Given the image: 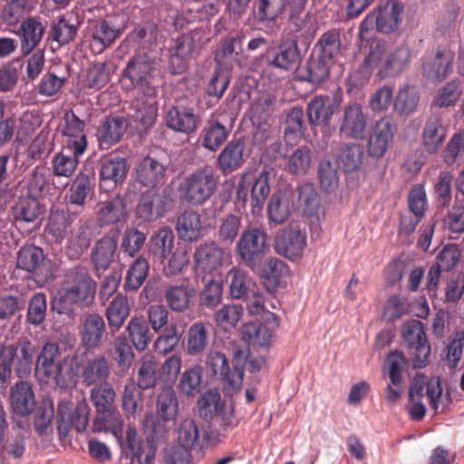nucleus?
Returning a JSON list of instances; mask_svg holds the SVG:
<instances>
[{
    "instance_id": "nucleus-31",
    "label": "nucleus",
    "mask_w": 464,
    "mask_h": 464,
    "mask_svg": "<svg viewBox=\"0 0 464 464\" xmlns=\"http://www.w3.org/2000/svg\"><path fill=\"white\" fill-rule=\"evenodd\" d=\"M123 30L112 19H102L92 23L90 27L91 46L102 53L111 46L121 35Z\"/></svg>"
},
{
    "instance_id": "nucleus-13",
    "label": "nucleus",
    "mask_w": 464,
    "mask_h": 464,
    "mask_svg": "<svg viewBox=\"0 0 464 464\" xmlns=\"http://www.w3.org/2000/svg\"><path fill=\"white\" fill-rule=\"evenodd\" d=\"M242 354L241 350H236L234 353V368L231 371L228 366V361L225 354L218 352L211 351L206 360L207 366L212 371L215 376L219 377L223 382L224 385L227 389H231L233 392L240 389L243 378L244 371L239 366L240 355Z\"/></svg>"
},
{
    "instance_id": "nucleus-45",
    "label": "nucleus",
    "mask_w": 464,
    "mask_h": 464,
    "mask_svg": "<svg viewBox=\"0 0 464 464\" xmlns=\"http://www.w3.org/2000/svg\"><path fill=\"white\" fill-rule=\"evenodd\" d=\"M117 241L111 237L99 239L91 253V260L97 273L107 270L115 260Z\"/></svg>"
},
{
    "instance_id": "nucleus-34",
    "label": "nucleus",
    "mask_w": 464,
    "mask_h": 464,
    "mask_svg": "<svg viewBox=\"0 0 464 464\" xmlns=\"http://www.w3.org/2000/svg\"><path fill=\"white\" fill-rule=\"evenodd\" d=\"M128 172L126 160L120 156L104 159L100 169V186L104 190H111L125 179Z\"/></svg>"
},
{
    "instance_id": "nucleus-37",
    "label": "nucleus",
    "mask_w": 464,
    "mask_h": 464,
    "mask_svg": "<svg viewBox=\"0 0 464 464\" xmlns=\"http://www.w3.org/2000/svg\"><path fill=\"white\" fill-rule=\"evenodd\" d=\"M167 166L152 158L145 157L136 168V181L150 188H159L158 185L164 181Z\"/></svg>"
},
{
    "instance_id": "nucleus-32",
    "label": "nucleus",
    "mask_w": 464,
    "mask_h": 464,
    "mask_svg": "<svg viewBox=\"0 0 464 464\" xmlns=\"http://www.w3.org/2000/svg\"><path fill=\"white\" fill-rule=\"evenodd\" d=\"M268 63L274 68L291 71L301 62V51L296 40L284 41L268 52Z\"/></svg>"
},
{
    "instance_id": "nucleus-24",
    "label": "nucleus",
    "mask_w": 464,
    "mask_h": 464,
    "mask_svg": "<svg viewBox=\"0 0 464 464\" xmlns=\"http://www.w3.org/2000/svg\"><path fill=\"white\" fill-rule=\"evenodd\" d=\"M166 126L176 131L190 135L198 129L200 118L192 107L175 104L164 111Z\"/></svg>"
},
{
    "instance_id": "nucleus-10",
    "label": "nucleus",
    "mask_w": 464,
    "mask_h": 464,
    "mask_svg": "<svg viewBox=\"0 0 464 464\" xmlns=\"http://www.w3.org/2000/svg\"><path fill=\"white\" fill-rule=\"evenodd\" d=\"M179 412V402L177 394L171 386L162 387L157 397L156 414L157 418L147 419L146 428L150 430L153 440H162L168 430L161 421L174 420Z\"/></svg>"
},
{
    "instance_id": "nucleus-2",
    "label": "nucleus",
    "mask_w": 464,
    "mask_h": 464,
    "mask_svg": "<svg viewBox=\"0 0 464 464\" xmlns=\"http://www.w3.org/2000/svg\"><path fill=\"white\" fill-rule=\"evenodd\" d=\"M60 347L56 342H46L36 357L35 372L43 378L53 379L60 387L76 383L79 357L67 355L62 361Z\"/></svg>"
},
{
    "instance_id": "nucleus-30",
    "label": "nucleus",
    "mask_w": 464,
    "mask_h": 464,
    "mask_svg": "<svg viewBox=\"0 0 464 464\" xmlns=\"http://www.w3.org/2000/svg\"><path fill=\"white\" fill-rule=\"evenodd\" d=\"M335 163L345 173L359 170L365 160V151L362 144L347 141L341 143L334 153Z\"/></svg>"
},
{
    "instance_id": "nucleus-57",
    "label": "nucleus",
    "mask_w": 464,
    "mask_h": 464,
    "mask_svg": "<svg viewBox=\"0 0 464 464\" xmlns=\"http://www.w3.org/2000/svg\"><path fill=\"white\" fill-rule=\"evenodd\" d=\"M203 377V367L199 364H195L181 374L178 388L184 395L195 397L202 391Z\"/></svg>"
},
{
    "instance_id": "nucleus-21",
    "label": "nucleus",
    "mask_w": 464,
    "mask_h": 464,
    "mask_svg": "<svg viewBox=\"0 0 464 464\" xmlns=\"http://www.w3.org/2000/svg\"><path fill=\"white\" fill-rule=\"evenodd\" d=\"M158 115L157 91L137 92L130 106V118L144 130L155 123Z\"/></svg>"
},
{
    "instance_id": "nucleus-15",
    "label": "nucleus",
    "mask_w": 464,
    "mask_h": 464,
    "mask_svg": "<svg viewBox=\"0 0 464 464\" xmlns=\"http://www.w3.org/2000/svg\"><path fill=\"white\" fill-rule=\"evenodd\" d=\"M369 123V115L359 102L345 104L339 118V133L345 139L363 140Z\"/></svg>"
},
{
    "instance_id": "nucleus-53",
    "label": "nucleus",
    "mask_w": 464,
    "mask_h": 464,
    "mask_svg": "<svg viewBox=\"0 0 464 464\" xmlns=\"http://www.w3.org/2000/svg\"><path fill=\"white\" fill-rule=\"evenodd\" d=\"M174 234L169 227H162L151 236L149 241L150 253L160 263L171 253L174 246Z\"/></svg>"
},
{
    "instance_id": "nucleus-35",
    "label": "nucleus",
    "mask_w": 464,
    "mask_h": 464,
    "mask_svg": "<svg viewBox=\"0 0 464 464\" xmlns=\"http://www.w3.org/2000/svg\"><path fill=\"white\" fill-rule=\"evenodd\" d=\"M79 334L83 347L87 350L98 348L106 334V324L102 316L95 313L87 314Z\"/></svg>"
},
{
    "instance_id": "nucleus-26",
    "label": "nucleus",
    "mask_w": 464,
    "mask_h": 464,
    "mask_svg": "<svg viewBox=\"0 0 464 464\" xmlns=\"http://www.w3.org/2000/svg\"><path fill=\"white\" fill-rule=\"evenodd\" d=\"M17 267L33 273L35 280L45 283L52 273L45 266L43 249L34 245H26L17 253Z\"/></svg>"
},
{
    "instance_id": "nucleus-4",
    "label": "nucleus",
    "mask_w": 464,
    "mask_h": 464,
    "mask_svg": "<svg viewBox=\"0 0 464 464\" xmlns=\"http://www.w3.org/2000/svg\"><path fill=\"white\" fill-rule=\"evenodd\" d=\"M35 349L28 340L0 349V382H10L13 370L19 378L28 376L33 369Z\"/></svg>"
},
{
    "instance_id": "nucleus-60",
    "label": "nucleus",
    "mask_w": 464,
    "mask_h": 464,
    "mask_svg": "<svg viewBox=\"0 0 464 464\" xmlns=\"http://www.w3.org/2000/svg\"><path fill=\"white\" fill-rule=\"evenodd\" d=\"M78 30V23H73L63 16L51 25L48 40L56 42L60 46L66 45L75 39Z\"/></svg>"
},
{
    "instance_id": "nucleus-49",
    "label": "nucleus",
    "mask_w": 464,
    "mask_h": 464,
    "mask_svg": "<svg viewBox=\"0 0 464 464\" xmlns=\"http://www.w3.org/2000/svg\"><path fill=\"white\" fill-rule=\"evenodd\" d=\"M264 279L266 288L276 289L280 284V278L287 273L286 265L276 257L261 259L258 269H251Z\"/></svg>"
},
{
    "instance_id": "nucleus-14",
    "label": "nucleus",
    "mask_w": 464,
    "mask_h": 464,
    "mask_svg": "<svg viewBox=\"0 0 464 464\" xmlns=\"http://www.w3.org/2000/svg\"><path fill=\"white\" fill-rule=\"evenodd\" d=\"M90 407L85 401H79L73 409L71 401H61L57 407V430L61 438H66L74 428L77 432L86 430Z\"/></svg>"
},
{
    "instance_id": "nucleus-20",
    "label": "nucleus",
    "mask_w": 464,
    "mask_h": 464,
    "mask_svg": "<svg viewBox=\"0 0 464 464\" xmlns=\"http://www.w3.org/2000/svg\"><path fill=\"white\" fill-rule=\"evenodd\" d=\"M275 100L272 94L263 92L251 105L250 119L256 126V131L254 134L255 143H264L269 138V121L274 111Z\"/></svg>"
},
{
    "instance_id": "nucleus-47",
    "label": "nucleus",
    "mask_w": 464,
    "mask_h": 464,
    "mask_svg": "<svg viewBox=\"0 0 464 464\" xmlns=\"http://www.w3.org/2000/svg\"><path fill=\"white\" fill-rule=\"evenodd\" d=\"M210 339L209 325L202 322L192 324L187 332L188 355L192 357L201 356L208 346Z\"/></svg>"
},
{
    "instance_id": "nucleus-46",
    "label": "nucleus",
    "mask_w": 464,
    "mask_h": 464,
    "mask_svg": "<svg viewBox=\"0 0 464 464\" xmlns=\"http://www.w3.org/2000/svg\"><path fill=\"white\" fill-rule=\"evenodd\" d=\"M229 295L232 299H243L258 285L246 271L233 266L227 274Z\"/></svg>"
},
{
    "instance_id": "nucleus-64",
    "label": "nucleus",
    "mask_w": 464,
    "mask_h": 464,
    "mask_svg": "<svg viewBox=\"0 0 464 464\" xmlns=\"http://www.w3.org/2000/svg\"><path fill=\"white\" fill-rule=\"evenodd\" d=\"M463 92L460 79H453L440 88L433 99L432 104L439 108L454 105L460 98Z\"/></svg>"
},
{
    "instance_id": "nucleus-11",
    "label": "nucleus",
    "mask_w": 464,
    "mask_h": 464,
    "mask_svg": "<svg viewBox=\"0 0 464 464\" xmlns=\"http://www.w3.org/2000/svg\"><path fill=\"white\" fill-rule=\"evenodd\" d=\"M116 392L109 382L94 385L91 391V401L97 411L94 422L96 430L110 427L118 415L115 407Z\"/></svg>"
},
{
    "instance_id": "nucleus-48",
    "label": "nucleus",
    "mask_w": 464,
    "mask_h": 464,
    "mask_svg": "<svg viewBox=\"0 0 464 464\" xmlns=\"http://www.w3.org/2000/svg\"><path fill=\"white\" fill-rule=\"evenodd\" d=\"M331 63V61L319 54H312L308 58L305 67L301 70L299 78L301 81L315 85L320 84L329 77Z\"/></svg>"
},
{
    "instance_id": "nucleus-39",
    "label": "nucleus",
    "mask_w": 464,
    "mask_h": 464,
    "mask_svg": "<svg viewBox=\"0 0 464 464\" xmlns=\"http://www.w3.org/2000/svg\"><path fill=\"white\" fill-rule=\"evenodd\" d=\"M129 122L123 116H107L97 130L100 146L109 149L118 143L127 131Z\"/></svg>"
},
{
    "instance_id": "nucleus-40",
    "label": "nucleus",
    "mask_w": 464,
    "mask_h": 464,
    "mask_svg": "<svg viewBox=\"0 0 464 464\" xmlns=\"http://www.w3.org/2000/svg\"><path fill=\"white\" fill-rule=\"evenodd\" d=\"M45 26L36 17H28L20 24L16 34L20 39V49L24 55L30 54L40 44Z\"/></svg>"
},
{
    "instance_id": "nucleus-8",
    "label": "nucleus",
    "mask_w": 464,
    "mask_h": 464,
    "mask_svg": "<svg viewBox=\"0 0 464 464\" xmlns=\"http://www.w3.org/2000/svg\"><path fill=\"white\" fill-rule=\"evenodd\" d=\"M401 339L414 369L428 365L430 355V344L427 339L423 324L416 319L404 322L401 325Z\"/></svg>"
},
{
    "instance_id": "nucleus-7",
    "label": "nucleus",
    "mask_w": 464,
    "mask_h": 464,
    "mask_svg": "<svg viewBox=\"0 0 464 464\" xmlns=\"http://www.w3.org/2000/svg\"><path fill=\"white\" fill-rule=\"evenodd\" d=\"M403 8V5L396 0H387L379 4L361 22L360 38L363 39L364 34L374 27L382 34H390L395 31L401 23Z\"/></svg>"
},
{
    "instance_id": "nucleus-41",
    "label": "nucleus",
    "mask_w": 464,
    "mask_h": 464,
    "mask_svg": "<svg viewBox=\"0 0 464 464\" xmlns=\"http://www.w3.org/2000/svg\"><path fill=\"white\" fill-rule=\"evenodd\" d=\"M195 49L194 37L183 34L176 38L174 45L169 49V67L174 74H179L187 69L188 60Z\"/></svg>"
},
{
    "instance_id": "nucleus-1",
    "label": "nucleus",
    "mask_w": 464,
    "mask_h": 464,
    "mask_svg": "<svg viewBox=\"0 0 464 464\" xmlns=\"http://www.w3.org/2000/svg\"><path fill=\"white\" fill-rule=\"evenodd\" d=\"M96 282L87 267L76 266L70 268L65 276L54 306L59 314H69L75 304L87 305L94 299Z\"/></svg>"
},
{
    "instance_id": "nucleus-6",
    "label": "nucleus",
    "mask_w": 464,
    "mask_h": 464,
    "mask_svg": "<svg viewBox=\"0 0 464 464\" xmlns=\"http://www.w3.org/2000/svg\"><path fill=\"white\" fill-rule=\"evenodd\" d=\"M270 193V173L263 169L257 175L243 173L237 186V199L245 205L250 201L251 213L259 216Z\"/></svg>"
},
{
    "instance_id": "nucleus-52",
    "label": "nucleus",
    "mask_w": 464,
    "mask_h": 464,
    "mask_svg": "<svg viewBox=\"0 0 464 464\" xmlns=\"http://www.w3.org/2000/svg\"><path fill=\"white\" fill-rule=\"evenodd\" d=\"M194 289L188 284L170 285L165 291L168 306L174 312L182 313L190 308Z\"/></svg>"
},
{
    "instance_id": "nucleus-63",
    "label": "nucleus",
    "mask_w": 464,
    "mask_h": 464,
    "mask_svg": "<svg viewBox=\"0 0 464 464\" xmlns=\"http://www.w3.org/2000/svg\"><path fill=\"white\" fill-rule=\"evenodd\" d=\"M125 199L120 196L106 201L99 210V218L102 225H112L121 221L126 215Z\"/></svg>"
},
{
    "instance_id": "nucleus-27",
    "label": "nucleus",
    "mask_w": 464,
    "mask_h": 464,
    "mask_svg": "<svg viewBox=\"0 0 464 464\" xmlns=\"http://www.w3.org/2000/svg\"><path fill=\"white\" fill-rule=\"evenodd\" d=\"M231 130L232 124L212 115L205 121L198 142L204 149L216 152L227 141Z\"/></svg>"
},
{
    "instance_id": "nucleus-28",
    "label": "nucleus",
    "mask_w": 464,
    "mask_h": 464,
    "mask_svg": "<svg viewBox=\"0 0 464 464\" xmlns=\"http://www.w3.org/2000/svg\"><path fill=\"white\" fill-rule=\"evenodd\" d=\"M247 158L245 140L241 138L232 139L218 154L217 166L227 176L242 168Z\"/></svg>"
},
{
    "instance_id": "nucleus-25",
    "label": "nucleus",
    "mask_w": 464,
    "mask_h": 464,
    "mask_svg": "<svg viewBox=\"0 0 464 464\" xmlns=\"http://www.w3.org/2000/svg\"><path fill=\"white\" fill-rule=\"evenodd\" d=\"M306 233L298 226H289L281 229L276 237V252L288 259L300 257L306 247Z\"/></svg>"
},
{
    "instance_id": "nucleus-18",
    "label": "nucleus",
    "mask_w": 464,
    "mask_h": 464,
    "mask_svg": "<svg viewBox=\"0 0 464 464\" xmlns=\"http://www.w3.org/2000/svg\"><path fill=\"white\" fill-rule=\"evenodd\" d=\"M279 317L276 314L266 312L260 323H247L243 325L242 338L250 346L267 348L279 327Z\"/></svg>"
},
{
    "instance_id": "nucleus-61",
    "label": "nucleus",
    "mask_w": 464,
    "mask_h": 464,
    "mask_svg": "<svg viewBox=\"0 0 464 464\" xmlns=\"http://www.w3.org/2000/svg\"><path fill=\"white\" fill-rule=\"evenodd\" d=\"M178 442L188 450L201 446V430L194 419L187 418L179 423Z\"/></svg>"
},
{
    "instance_id": "nucleus-50",
    "label": "nucleus",
    "mask_w": 464,
    "mask_h": 464,
    "mask_svg": "<svg viewBox=\"0 0 464 464\" xmlns=\"http://www.w3.org/2000/svg\"><path fill=\"white\" fill-rule=\"evenodd\" d=\"M130 313V304L127 296L118 294L108 304L105 316L111 332L119 331Z\"/></svg>"
},
{
    "instance_id": "nucleus-3",
    "label": "nucleus",
    "mask_w": 464,
    "mask_h": 464,
    "mask_svg": "<svg viewBox=\"0 0 464 464\" xmlns=\"http://www.w3.org/2000/svg\"><path fill=\"white\" fill-rule=\"evenodd\" d=\"M158 62L148 53H135L121 71V87L124 92H154L152 81L158 72Z\"/></svg>"
},
{
    "instance_id": "nucleus-23",
    "label": "nucleus",
    "mask_w": 464,
    "mask_h": 464,
    "mask_svg": "<svg viewBox=\"0 0 464 464\" xmlns=\"http://www.w3.org/2000/svg\"><path fill=\"white\" fill-rule=\"evenodd\" d=\"M455 53L448 47L439 46L433 55L422 63V73L433 82H442L452 72Z\"/></svg>"
},
{
    "instance_id": "nucleus-36",
    "label": "nucleus",
    "mask_w": 464,
    "mask_h": 464,
    "mask_svg": "<svg viewBox=\"0 0 464 464\" xmlns=\"http://www.w3.org/2000/svg\"><path fill=\"white\" fill-rule=\"evenodd\" d=\"M336 104L328 95H316L307 103L306 115L310 125L329 127Z\"/></svg>"
},
{
    "instance_id": "nucleus-42",
    "label": "nucleus",
    "mask_w": 464,
    "mask_h": 464,
    "mask_svg": "<svg viewBox=\"0 0 464 464\" xmlns=\"http://www.w3.org/2000/svg\"><path fill=\"white\" fill-rule=\"evenodd\" d=\"M93 188L94 175L92 173H79L66 194L67 206H73L74 209H78L82 213Z\"/></svg>"
},
{
    "instance_id": "nucleus-54",
    "label": "nucleus",
    "mask_w": 464,
    "mask_h": 464,
    "mask_svg": "<svg viewBox=\"0 0 464 464\" xmlns=\"http://www.w3.org/2000/svg\"><path fill=\"white\" fill-rule=\"evenodd\" d=\"M25 431L12 428V432L0 438V455L2 458L20 459L25 451Z\"/></svg>"
},
{
    "instance_id": "nucleus-9",
    "label": "nucleus",
    "mask_w": 464,
    "mask_h": 464,
    "mask_svg": "<svg viewBox=\"0 0 464 464\" xmlns=\"http://www.w3.org/2000/svg\"><path fill=\"white\" fill-rule=\"evenodd\" d=\"M266 232L256 226L245 228L237 242L236 251L249 269H258L259 262L269 248Z\"/></svg>"
},
{
    "instance_id": "nucleus-16",
    "label": "nucleus",
    "mask_w": 464,
    "mask_h": 464,
    "mask_svg": "<svg viewBox=\"0 0 464 464\" xmlns=\"http://www.w3.org/2000/svg\"><path fill=\"white\" fill-rule=\"evenodd\" d=\"M228 251L215 241L200 244L194 252V267L198 275H210L230 263Z\"/></svg>"
},
{
    "instance_id": "nucleus-12",
    "label": "nucleus",
    "mask_w": 464,
    "mask_h": 464,
    "mask_svg": "<svg viewBox=\"0 0 464 464\" xmlns=\"http://www.w3.org/2000/svg\"><path fill=\"white\" fill-rule=\"evenodd\" d=\"M171 202L170 194L166 189L149 188L140 195L135 216L142 222L156 221L166 214Z\"/></svg>"
},
{
    "instance_id": "nucleus-58",
    "label": "nucleus",
    "mask_w": 464,
    "mask_h": 464,
    "mask_svg": "<svg viewBox=\"0 0 464 464\" xmlns=\"http://www.w3.org/2000/svg\"><path fill=\"white\" fill-rule=\"evenodd\" d=\"M176 229L181 239L189 242L197 240L201 232L199 214L195 211H185L178 218Z\"/></svg>"
},
{
    "instance_id": "nucleus-56",
    "label": "nucleus",
    "mask_w": 464,
    "mask_h": 464,
    "mask_svg": "<svg viewBox=\"0 0 464 464\" xmlns=\"http://www.w3.org/2000/svg\"><path fill=\"white\" fill-rule=\"evenodd\" d=\"M126 331L132 345L139 352L146 350L152 340L153 334L150 333L149 324L142 318H131Z\"/></svg>"
},
{
    "instance_id": "nucleus-44",
    "label": "nucleus",
    "mask_w": 464,
    "mask_h": 464,
    "mask_svg": "<svg viewBox=\"0 0 464 464\" xmlns=\"http://www.w3.org/2000/svg\"><path fill=\"white\" fill-rule=\"evenodd\" d=\"M111 364L110 361L102 354L88 358L82 370L83 383L87 386H91L107 382L111 375Z\"/></svg>"
},
{
    "instance_id": "nucleus-59",
    "label": "nucleus",
    "mask_w": 464,
    "mask_h": 464,
    "mask_svg": "<svg viewBox=\"0 0 464 464\" xmlns=\"http://www.w3.org/2000/svg\"><path fill=\"white\" fill-rule=\"evenodd\" d=\"M72 150L62 147L61 150L56 153L52 160L53 173L56 177L69 178L75 172L79 157Z\"/></svg>"
},
{
    "instance_id": "nucleus-33",
    "label": "nucleus",
    "mask_w": 464,
    "mask_h": 464,
    "mask_svg": "<svg viewBox=\"0 0 464 464\" xmlns=\"http://www.w3.org/2000/svg\"><path fill=\"white\" fill-rule=\"evenodd\" d=\"M36 401L32 383L17 382L10 389V406L14 414L26 417L35 409Z\"/></svg>"
},
{
    "instance_id": "nucleus-55",
    "label": "nucleus",
    "mask_w": 464,
    "mask_h": 464,
    "mask_svg": "<svg viewBox=\"0 0 464 464\" xmlns=\"http://www.w3.org/2000/svg\"><path fill=\"white\" fill-rule=\"evenodd\" d=\"M293 202L288 195L281 191L274 193L267 204V216L270 222L276 225L285 223L290 217Z\"/></svg>"
},
{
    "instance_id": "nucleus-43",
    "label": "nucleus",
    "mask_w": 464,
    "mask_h": 464,
    "mask_svg": "<svg viewBox=\"0 0 464 464\" xmlns=\"http://www.w3.org/2000/svg\"><path fill=\"white\" fill-rule=\"evenodd\" d=\"M411 54L407 45L398 46L386 55L384 62L380 65L377 76L384 80L400 74L409 65Z\"/></svg>"
},
{
    "instance_id": "nucleus-51",
    "label": "nucleus",
    "mask_w": 464,
    "mask_h": 464,
    "mask_svg": "<svg viewBox=\"0 0 464 464\" xmlns=\"http://www.w3.org/2000/svg\"><path fill=\"white\" fill-rule=\"evenodd\" d=\"M126 445L131 455V460L139 464H154L156 449L150 442L143 443L137 431L130 429L126 433Z\"/></svg>"
},
{
    "instance_id": "nucleus-29",
    "label": "nucleus",
    "mask_w": 464,
    "mask_h": 464,
    "mask_svg": "<svg viewBox=\"0 0 464 464\" xmlns=\"http://www.w3.org/2000/svg\"><path fill=\"white\" fill-rule=\"evenodd\" d=\"M447 136L448 126L440 116L433 114L424 122L421 131V145L428 154H437Z\"/></svg>"
},
{
    "instance_id": "nucleus-38",
    "label": "nucleus",
    "mask_w": 464,
    "mask_h": 464,
    "mask_svg": "<svg viewBox=\"0 0 464 464\" xmlns=\"http://www.w3.org/2000/svg\"><path fill=\"white\" fill-rule=\"evenodd\" d=\"M80 215L81 211L74 209L73 206L52 208L47 224L49 234L56 239H63Z\"/></svg>"
},
{
    "instance_id": "nucleus-17",
    "label": "nucleus",
    "mask_w": 464,
    "mask_h": 464,
    "mask_svg": "<svg viewBox=\"0 0 464 464\" xmlns=\"http://www.w3.org/2000/svg\"><path fill=\"white\" fill-rule=\"evenodd\" d=\"M397 130V123L392 116L386 115L376 121L367 140L368 155L374 159L383 157L392 146Z\"/></svg>"
},
{
    "instance_id": "nucleus-19",
    "label": "nucleus",
    "mask_w": 464,
    "mask_h": 464,
    "mask_svg": "<svg viewBox=\"0 0 464 464\" xmlns=\"http://www.w3.org/2000/svg\"><path fill=\"white\" fill-rule=\"evenodd\" d=\"M62 147L72 150L76 155H83L88 147L85 122L72 111H66L63 117L61 129Z\"/></svg>"
},
{
    "instance_id": "nucleus-22",
    "label": "nucleus",
    "mask_w": 464,
    "mask_h": 464,
    "mask_svg": "<svg viewBox=\"0 0 464 464\" xmlns=\"http://www.w3.org/2000/svg\"><path fill=\"white\" fill-rule=\"evenodd\" d=\"M33 184L34 181L30 183V188L33 187ZM31 190L32 188H29L25 195L20 196L12 207L11 212L16 227L24 225L36 227L43 219L45 207L35 196L31 194Z\"/></svg>"
},
{
    "instance_id": "nucleus-5",
    "label": "nucleus",
    "mask_w": 464,
    "mask_h": 464,
    "mask_svg": "<svg viewBox=\"0 0 464 464\" xmlns=\"http://www.w3.org/2000/svg\"><path fill=\"white\" fill-rule=\"evenodd\" d=\"M218 184V176L213 169H198L180 182L179 186L180 199L190 206H202L216 193Z\"/></svg>"
},
{
    "instance_id": "nucleus-62",
    "label": "nucleus",
    "mask_w": 464,
    "mask_h": 464,
    "mask_svg": "<svg viewBox=\"0 0 464 464\" xmlns=\"http://www.w3.org/2000/svg\"><path fill=\"white\" fill-rule=\"evenodd\" d=\"M341 46V33L335 28L324 32L315 44L319 55L331 62L340 55Z\"/></svg>"
}]
</instances>
